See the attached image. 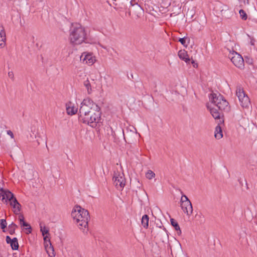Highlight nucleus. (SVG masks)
I'll list each match as a JSON object with an SVG mask.
<instances>
[{
  "label": "nucleus",
  "instance_id": "obj_15",
  "mask_svg": "<svg viewBox=\"0 0 257 257\" xmlns=\"http://www.w3.org/2000/svg\"><path fill=\"white\" fill-rule=\"evenodd\" d=\"M66 107L67 113L69 115H74L77 112V107L71 102H69L66 103Z\"/></svg>",
  "mask_w": 257,
  "mask_h": 257
},
{
  "label": "nucleus",
  "instance_id": "obj_14",
  "mask_svg": "<svg viewBox=\"0 0 257 257\" xmlns=\"http://www.w3.org/2000/svg\"><path fill=\"white\" fill-rule=\"evenodd\" d=\"M6 242L8 244H10L12 249L17 250L19 248V243L18 239L16 237L11 238L9 236H7L6 238Z\"/></svg>",
  "mask_w": 257,
  "mask_h": 257
},
{
  "label": "nucleus",
  "instance_id": "obj_7",
  "mask_svg": "<svg viewBox=\"0 0 257 257\" xmlns=\"http://www.w3.org/2000/svg\"><path fill=\"white\" fill-rule=\"evenodd\" d=\"M210 102V103L220 110L227 109L228 108V102L220 94H211Z\"/></svg>",
  "mask_w": 257,
  "mask_h": 257
},
{
  "label": "nucleus",
  "instance_id": "obj_3",
  "mask_svg": "<svg viewBox=\"0 0 257 257\" xmlns=\"http://www.w3.org/2000/svg\"><path fill=\"white\" fill-rule=\"evenodd\" d=\"M0 198L6 203L9 201L14 213L20 215L21 205L11 192L7 189H0Z\"/></svg>",
  "mask_w": 257,
  "mask_h": 257
},
{
  "label": "nucleus",
  "instance_id": "obj_21",
  "mask_svg": "<svg viewBox=\"0 0 257 257\" xmlns=\"http://www.w3.org/2000/svg\"><path fill=\"white\" fill-rule=\"evenodd\" d=\"M155 177L156 174L152 170L149 169L146 172V178L151 180L153 179H155Z\"/></svg>",
  "mask_w": 257,
  "mask_h": 257
},
{
  "label": "nucleus",
  "instance_id": "obj_36",
  "mask_svg": "<svg viewBox=\"0 0 257 257\" xmlns=\"http://www.w3.org/2000/svg\"><path fill=\"white\" fill-rule=\"evenodd\" d=\"M144 219H145V215H143L142 216V223H143V221H144Z\"/></svg>",
  "mask_w": 257,
  "mask_h": 257
},
{
  "label": "nucleus",
  "instance_id": "obj_35",
  "mask_svg": "<svg viewBox=\"0 0 257 257\" xmlns=\"http://www.w3.org/2000/svg\"><path fill=\"white\" fill-rule=\"evenodd\" d=\"M254 43H255V40L253 38H251L250 39V44L251 45H254Z\"/></svg>",
  "mask_w": 257,
  "mask_h": 257
},
{
  "label": "nucleus",
  "instance_id": "obj_20",
  "mask_svg": "<svg viewBox=\"0 0 257 257\" xmlns=\"http://www.w3.org/2000/svg\"><path fill=\"white\" fill-rule=\"evenodd\" d=\"M214 136L215 138L217 139H220L222 137V130L221 127L219 125H217L216 127L214 133Z\"/></svg>",
  "mask_w": 257,
  "mask_h": 257
},
{
  "label": "nucleus",
  "instance_id": "obj_11",
  "mask_svg": "<svg viewBox=\"0 0 257 257\" xmlns=\"http://www.w3.org/2000/svg\"><path fill=\"white\" fill-rule=\"evenodd\" d=\"M80 60L88 65H92L96 61L95 56L92 53L84 52L80 56Z\"/></svg>",
  "mask_w": 257,
  "mask_h": 257
},
{
  "label": "nucleus",
  "instance_id": "obj_4",
  "mask_svg": "<svg viewBox=\"0 0 257 257\" xmlns=\"http://www.w3.org/2000/svg\"><path fill=\"white\" fill-rule=\"evenodd\" d=\"M101 113L100 109H97L90 112L83 116L79 117L80 121L83 123L87 124L91 127H95L96 124L100 119Z\"/></svg>",
  "mask_w": 257,
  "mask_h": 257
},
{
  "label": "nucleus",
  "instance_id": "obj_24",
  "mask_svg": "<svg viewBox=\"0 0 257 257\" xmlns=\"http://www.w3.org/2000/svg\"><path fill=\"white\" fill-rule=\"evenodd\" d=\"M17 225L13 222L10 224L8 227V231L9 233L11 234H14L15 230L17 228Z\"/></svg>",
  "mask_w": 257,
  "mask_h": 257
},
{
  "label": "nucleus",
  "instance_id": "obj_34",
  "mask_svg": "<svg viewBox=\"0 0 257 257\" xmlns=\"http://www.w3.org/2000/svg\"><path fill=\"white\" fill-rule=\"evenodd\" d=\"M146 220L147 222L146 223V228L148 226V221H149V217L148 215H146Z\"/></svg>",
  "mask_w": 257,
  "mask_h": 257
},
{
  "label": "nucleus",
  "instance_id": "obj_2",
  "mask_svg": "<svg viewBox=\"0 0 257 257\" xmlns=\"http://www.w3.org/2000/svg\"><path fill=\"white\" fill-rule=\"evenodd\" d=\"M86 39L85 28L80 24L72 26L70 30L69 40L73 45H80L84 42Z\"/></svg>",
  "mask_w": 257,
  "mask_h": 257
},
{
  "label": "nucleus",
  "instance_id": "obj_6",
  "mask_svg": "<svg viewBox=\"0 0 257 257\" xmlns=\"http://www.w3.org/2000/svg\"><path fill=\"white\" fill-rule=\"evenodd\" d=\"M112 180L114 185L118 189H122L125 186V179L121 166L114 171Z\"/></svg>",
  "mask_w": 257,
  "mask_h": 257
},
{
  "label": "nucleus",
  "instance_id": "obj_9",
  "mask_svg": "<svg viewBox=\"0 0 257 257\" xmlns=\"http://www.w3.org/2000/svg\"><path fill=\"white\" fill-rule=\"evenodd\" d=\"M180 203V206L184 213L190 216L193 212V207L190 201L185 195L182 196Z\"/></svg>",
  "mask_w": 257,
  "mask_h": 257
},
{
  "label": "nucleus",
  "instance_id": "obj_8",
  "mask_svg": "<svg viewBox=\"0 0 257 257\" xmlns=\"http://www.w3.org/2000/svg\"><path fill=\"white\" fill-rule=\"evenodd\" d=\"M236 95L240 102V105L243 108H247L250 105V101L243 89L240 86L236 88Z\"/></svg>",
  "mask_w": 257,
  "mask_h": 257
},
{
  "label": "nucleus",
  "instance_id": "obj_17",
  "mask_svg": "<svg viewBox=\"0 0 257 257\" xmlns=\"http://www.w3.org/2000/svg\"><path fill=\"white\" fill-rule=\"evenodd\" d=\"M178 56L181 59L184 61L186 63H189L190 61V59L188 57L187 53L184 50H180L178 52Z\"/></svg>",
  "mask_w": 257,
  "mask_h": 257
},
{
  "label": "nucleus",
  "instance_id": "obj_29",
  "mask_svg": "<svg viewBox=\"0 0 257 257\" xmlns=\"http://www.w3.org/2000/svg\"><path fill=\"white\" fill-rule=\"evenodd\" d=\"M7 222L5 219H1L0 220V225L2 229H4L7 226Z\"/></svg>",
  "mask_w": 257,
  "mask_h": 257
},
{
  "label": "nucleus",
  "instance_id": "obj_1",
  "mask_svg": "<svg viewBox=\"0 0 257 257\" xmlns=\"http://www.w3.org/2000/svg\"><path fill=\"white\" fill-rule=\"evenodd\" d=\"M71 216L78 228L86 233L88 230V222L89 218L87 210L80 206H75L72 210Z\"/></svg>",
  "mask_w": 257,
  "mask_h": 257
},
{
  "label": "nucleus",
  "instance_id": "obj_18",
  "mask_svg": "<svg viewBox=\"0 0 257 257\" xmlns=\"http://www.w3.org/2000/svg\"><path fill=\"white\" fill-rule=\"evenodd\" d=\"M44 247L49 256L55 257V252L52 244H50L49 245L47 244V245L44 246Z\"/></svg>",
  "mask_w": 257,
  "mask_h": 257
},
{
  "label": "nucleus",
  "instance_id": "obj_31",
  "mask_svg": "<svg viewBox=\"0 0 257 257\" xmlns=\"http://www.w3.org/2000/svg\"><path fill=\"white\" fill-rule=\"evenodd\" d=\"M5 33H6L4 27L2 25H0V35L4 34Z\"/></svg>",
  "mask_w": 257,
  "mask_h": 257
},
{
  "label": "nucleus",
  "instance_id": "obj_16",
  "mask_svg": "<svg viewBox=\"0 0 257 257\" xmlns=\"http://www.w3.org/2000/svg\"><path fill=\"white\" fill-rule=\"evenodd\" d=\"M207 107L209 109L212 116L215 119H218L220 118V113L217 109L215 106L209 103L207 104Z\"/></svg>",
  "mask_w": 257,
  "mask_h": 257
},
{
  "label": "nucleus",
  "instance_id": "obj_25",
  "mask_svg": "<svg viewBox=\"0 0 257 257\" xmlns=\"http://www.w3.org/2000/svg\"><path fill=\"white\" fill-rule=\"evenodd\" d=\"M6 33L0 35V48H3L6 46Z\"/></svg>",
  "mask_w": 257,
  "mask_h": 257
},
{
  "label": "nucleus",
  "instance_id": "obj_30",
  "mask_svg": "<svg viewBox=\"0 0 257 257\" xmlns=\"http://www.w3.org/2000/svg\"><path fill=\"white\" fill-rule=\"evenodd\" d=\"M187 39V38L184 37L182 38H180L179 41L185 47H187L188 44L186 42V40Z\"/></svg>",
  "mask_w": 257,
  "mask_h": 257
},
{
  "label": "nucleus",
  "instance_id": "obj_19",
  "mask_svg": "<svg viewBox=\"0 0 257 257\" xmlns=\"http://www.w3.org/2000/svg\"><path fill=\"white\" fill-rule=\"evenodd\" d=\"M171 223L172 226L174 227L175 230L177 231V233L178 235H180L181 234V230L177 222L174 219H171Z\"/></svg>",
  "mask_w": 257,
  "mask_h": 257
},
{
  "label": "nucleus",
  "instance_id": "obj_28",
  "mask_svg": "<svg viewBox=\"0 0 257 257\" xmlns=\"http://www.w3.org/2000/svg\"><path fill=\"white\" fill-rule=\"evenodd\" d=\"M239 13L240 17L242 20H246L247 19V16L246 13L243 10H240L239 11Z\"/></svg>",
  "mask_w": 257,
  "mask_h": 257
},
{
  "label": "nucleus",
  "instance_id": "obj_27",
  "mask_svg": "<svg viewBox=\"0 0 257 257\" xmlns=\"http://www.w3.org/2000/svg\"><path fill=\"white\" fill-rule=\"evenodd\" d=\"M44 238V246L51 244L50 238V235H46L43 236Z\"/></svg>",
  "mask_w": 257,
  "mask_h": 257
},
{
  "label": "nucleus",
  "instance_id": "obj_23",
  "mask_svg": "<svg viewBox=\"0 0 257 257\" xmlns=\"http://www.w3.org/2000/svg\"><path fill=\"white\" fill-rule=\"evenodd\" d=\"M134 9L138 17H140L143 14L144 10L140 6L138 5L135 6Z\"/></svg>",
  "mask_w": 257,
  "mask_h": 257
},
{
  "label": "nucleus",
  "instance_id": "obj_32",
  "mask_svg": "<svg viewBox=\"0 0 257 257\" xmlns=\"http://www.w3.org/2000/svg\"><path fill=\"white\" fill-rule=\"evenodd\" d=\"M8 76L12 79V80H14V75L12 71H10L8 72Z\"/></svg>",
  "mask_w": 257,
  "mask_h": 257
},
{
  "label": "nucleus",
  "instance_id": "obj_26",
  "mask_svg": "<svg viewBox=\"0 0 257 257\" xmlns=\"http://www.w3.org/2000/svg\"><path fill=\"white\" fill-rule=\"evenodd\" d=\"M40 231L42 232V235H50L49 234V230L48 228H47L45 226H43L41 224H40Z\"/></svg>",
  "mask_w": 257,
  "mask_h": 257
},
{
  "label": "nucleus",
  "instance_id": "obj_33",
  "mask_svg": "<svg viewBox=\"0 0 257 257\" xmlns=\"http://www.w3.org/2000/svg\"><path fill=\"white\" fill-rule=\"evenodd\" d=\"M7 134L11 137V138L13 139L14 138V134L11 131L8 130V131H7Z\"/></svg>",
  "mask_w": 257,
  "mask_h": 257
},
{
  "label": "nucleus",
  "instance_id": "obj_12",
  "mask_svg": "<svg viewBox=\"0 0 257 257\" xmlns=\"http://www.w3.org/2000/svg\"><path fill=\"white\" fill-rule=\"evenodd\" d=\"M139 138V135L134 131H126L124 134V139L128 144H135Z\"/></svg>",
  "mask_w": 257,
  "mask_h": 257
},
{
  "label": "nucleus",
  "instance_id": "obj_5",
  "mask_svg": "<svg viewBox=\"0 0 257 257\" xmlns=\"http://www.w3.org/2000/svg\"><path fill=\"white\" fill-rule=\"evenodd\" d=\"M97 109L100 108L95 103L89 98H85L81 103L79 111V117Z\"/></svg>",
  "mask_w": 257,
  "mask_h": 257
},
{
  "label": "nucleus",
  "instance_id": "obj_10",
  "mask_svg": "<svg viewBox=\"0 0 257 257\" xmlns=\"http://www.w3.org/2000/svg\"><path fill=\"white\" fill-rule=\"evenodd\" d=\"M228 57L233 64L239 68H242L244 66V60L242 56L234 51H229Z\"/></svg>",
  "mask_w": 257,
  "mask_h": 257
},
{
  "label": "nucleus",
  "instance_id": "obj_13",
  "mask_svg": "<svg viewBox=\"0 0 257 257\" xmlns=\"http://www.w3.org/2000/svg\"><path fill=\"white\" fill-rule=\"evenodd\" d=\"M18 219L20 221V224L21 227H24V229H25L27 234H29L31 233L32 228L29 224L27 223L24 220V217L22 214H20L18 217Z\"/></svg>",
  "mask_w": 257,
  "mask_h": 257
},
{
  "label": "nucleus",
  "instance_id": "obj_22",
  "mask_svg": "<svg viewBox=\"0 0 257 257\" xmlns=\"http://www.w3.org/2000/svg\"><path fill=\"white\" fill-rule=\"evenodd\" d=\"M83 84L86 87L88 93L90 94L92 92V88L90 80L88 79L85 80L83 82Z\"/></svg>",
  "mask_w": 257,
  "mask_h": 257
}]
</instances>
